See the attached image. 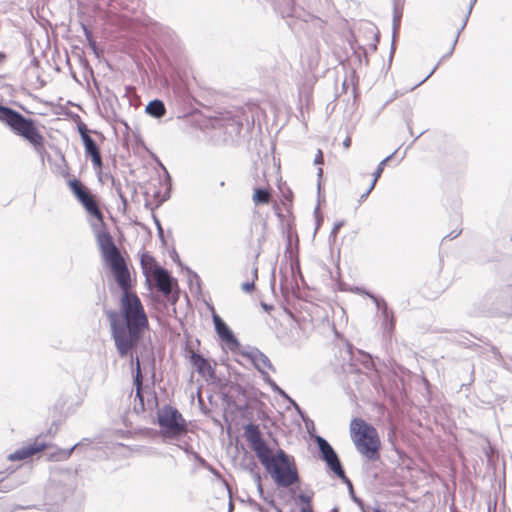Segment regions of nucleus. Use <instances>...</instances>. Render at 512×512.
<instances>
[{"instance_id":"obj_1","label":"nucleus","mask_w":512,"mask_h":512,"mask_svg":"<svg viewBox=\"0 0 512 512\" xmlns=\"http://www.w3.org/2000/svg\"><path fill=\"white\" fill-rule=\"evenodd\" d=\"M96 240L103 261L110 266L122 290L120 311L109 310L107 317L118 354L124 358L137 347L149 321L140 298L130 291V272L110 233L105 229L100 230L96 234Z\"/></svg>"},{"instance_id":"obj_2","label":"nucleus","mask_w":512,"mask_h":512,"mask_svg":"<svg viewBox=\"0 0 512 512\" xmlns=\"http://www.w3.org/2000/svg\"><path fill=\"white\" fill-rule=\"evenodd\" d=\"M244 436L261 464L271 474L278 486L289 487L299 481L293 459L281 449L277 451L276 455H273L271 449L263 440L257 425L252 423L246 425Z\"/></svg>"},{"instance_id":"obj_3","label":"nucleus","mask_w":512,"mask_h":512,"mask_svg":"<svg viewBox=\"0 0 512 512\" xmlns=\"http://www.w3.org/2000/svg\"><path fill=\"white\" fill-rule=\"evenodd\" d=\"M0 121L6 124L14 134L27 140L37 152L44 149V137L32 119L24 117L12 108L0 105Z\"/></svg>"},{"instance_id":"obj_4","label":"nucleus","mask_w":512,"mask_h":512,"mask_svg":"<svg viewBox=\"0 0 512 512\" xmlns=\"http://www.w3.org/2000/svg\"><path fill=\"white\" fill-rule=\"evenodd\" d=\"M350 433L359 453L372 461L379 458L380 440L372 425L360 418H354L350 424Z\"/></svg>"},{"instance_id":"obj_5","label":"nucleus","mask_w":512,"mask_h":512,"mask_svg":"<svg viewBox=\"0 0 512 512\" xmlns=\"http://www.w3.org/2000/svg\"><path fill=\"white\" fill-rule=\"evenodd\" d=\"M158 424L164 439L179 438L187 434V422L174 407L165 405L157 412Z\"/></svg>"},{"instance_id":"obj_6","label":"nucleus","mask_w":512,"mask_h":512,"mask_svg":"<svg viewBox=\"0 0 512 512\" xmlns=\"http://www.w3.org/2000/svg\"><path fill=\"white\" fill-rule=\"evenodd\" d=\"M315 441L320 452V457L326 462L328 468L340 479L346 480L345 471L333 447L321 436H316Z\"/></svg>"},{"instance_id":"obj_7","label":"nucleus","mask_w":512,"mask_h":512,"mask_svg":"<svg viewBox=\"0 0 512 512\" xmlns=\"http://www.w3.org/2000/svg\"><path fill=\"white\" fill-rule=\"evenodd\" d=\"M46 448H48V445L45 442L36 439L33 443L23 446L11 453L8 459L11 461L24 460Z\"/></svg>"},{"instance_id":"obj_8","label":"nucleus","mask_w":512,"mask_h":512,"mask_svg":"<svg viewBox=\"0 0 512 512\" xmlns=\"http://www.w3.org/2000/svg\"><path fill=\"white\" fill-rule=\"evenodd\" d=\"M244 355L252 361L255 368L263 375L266 374V369L275 370L270 359L257 348L250 349Z\"/></svg>"},{"instance_id":"obj_9","label":"nucleus","mask_w":512,"mask_h":512,"mask_svg":"<svg viewBox=\"0 0 512 512\" xmlns=\"http://www.w3.org/2000/svg\"><path fill=\"white\" fill-rule=\"evenodd\" d=\"M82 141L85 148L86 156H90L95 169H101L102 158L100 150L95 141L89 136L88 133H82Z\"/></svg>"},{"instance_id":"obj_10","label":"nucleus","mask_w":512,"mask_h":512,"mask_svg":"<svg viewBox=\"0 0 512 512\" xmlns=\"http://www.w3.org/2000/svg\"><path fill=\"white\" fill-rule=\"evenodd\" d=\"M213 322L215 326V330L219 337L225 341L228 345H233L235 347L239 346V342L232 333V331L229 329V327L226 325V323L221 319L219 315L216 313L213 314Z\"/></svg>"},{"instance_id":"obj_11","label":"nucleus","mask_w":512,"mask_h":512,"mask_svg":"<svg viewBox=\"0 0 512 512\" xmlns=\"http://www.w3.org/2000/svg\"><path fill=\"white\" fill-rule=\"evenodd\" d=\"M154 279L158 290L165 296L170 295L172 292V278L168 271L162 267H157L154 270Z\"/></svg>"},{"instance_id":"obj_12","label":"nucleus","mask_w":512,"mask_h":512,"mask_svg":"<svg viewBox=\"0 0 512 512\" xmlns=\"http://www.w3.org/2000/svg\"><path fill=\"white\" fill-rule=\"evenodd\" d=\"M79 202L83 205V207L89 213V215L96 218L98 221L102 222V212L99 209L98 204L92 194H89L87 197L83 198Z\"/></svg>"},{"instance_id":"obj_13","label":"nucleus","mask_w":512,"mask_h":512,"mask_svg":"<svg viewBox=\"0 0 512 512\" xmlns=\"http://www.w3.org/2000/svg\"><path fill=\"white\" fill-rule=\"evenodd\" d=\"M191 362L196 367L197 371L201 375L210 374L213 372L209 362L203 358L200 354L193 353L191 356Z\"/></svg>"},{"instance_id":"obj_14","label":"nucleus","mask_w":512,"mask_h":512,"mask_svg":"<svg viewBox=\"0 0 512 512\" xmlns=\"http://www.w3.org/2000/svg\"><path fill=\"white\" fill-rule=\"evenodd\" d=\"M80 446V443H76L69 449L56 448L55 450L48 452L47 457L51 461H64L67 460L72 452Z\"/></svg>"},{"instance_id":"obj_15","label":"nucleus","mask_w":512,"mask_h":512,"mask_svg":"<svg viewBox=\"0 0 512 512\" xmlns=\"http://www.w3.org/2000/svg\"><path fill=\"white\" fill-rule=\"evenodd\" d=\"M145 111L154 118H161L165 115L166 108L161 100L155 99L147 104Z\"/></svg>"},{"instance_id":"obj_16","label":"nucleus","mask_w":512,"mask_h":512,"mask_svg":"<svg viewBox=\"0 0 512 512\" xmlns=\"http://www.w3.org/2000/svg\"><path fill=\"white\" fill-rule=\"evenodd\" d=\"M274 10L282 17L292 16L293 0H273Z\"/></svg>"},{"instance_id":"obj_17","label":"nucleus","mask_w":512,"mask_h":512,"mask_svg":"<svg viewBox=\"0 0 512 512\" xmlns=\"http://www.w3.org/2000/svg\"><path fill=\"white\" fill-rule=\"evenodd\" d=\"M68 185L78 201L82 200L83 198L91 194L88 188L77 179L69 180Z\"/></svg>"},{"instance_id":"obj_18","label":"nucleus","mask_w":512,"mask_h":512,"mask_svg":"<svg viewBox=\"0 0 512 512\" xmlns=\"http://www.w3.org/2000/svg\"><path fill=\"white\" fill-rule=\"evenodd\" d=\"M134 349L131 350V354H128L126 357H130L131 364H135V385L137 387L136 394L137 396H141V385H142V374H141V368H140V361L138 356L133 352Z\"/></svg>"},{"instance_id":"obj_19","label":"nucleus","mask_w":512,"mask_h":512,"mask_svg":"<svg viewBox=\"0 0 512 512\" xmlns=\"http://www.w3.org/2000/svg\"><path fill=\"white\" fill-rule=\"evenodd\" d=\"M382 317H383L382 325H383L384 330L388 333H391L394 329V316H393V312L388 309L387 305L383 306Z\"/></svg>"},{"instance_id":"obj_20","label":"nucleus","mask_w":512,"mask_h":512,"mask_svg":"<svg viewBox=\"0 0 512 512\" xmlns=\"http://www.w3.org/2000/svg\"><path fill=\"white\" fill-rule=\"evenodd\" d=\"M253 201L256 205L267 204L270 201V193L266 189H255L253 194Z\"/></svg>"},{"instance_id":"obj_21","label":"nucleus","mask_w":512,"mask_h":512,"mask_svg":"<svg viewBox=\"0 0 512 512\" xmlns=\"http://www.w3.org/2000/svg\"><path fill=\"white\" fill-rule=\"evenodd\" d=\"M395 152L392 153L391 155L387 156L386 158H384L379 164H378V167L377 169L375 170V172L373 173V180H372V183H371V189H374L376 183H377V180L379 179V177L381 176L383 170H384V167L385 165L392 159V157L394 156Z\"/></svg>"},{"instance_id":"obj_22","label":"nucleus","mask_w":512,"mask_h":512,"mask_svg":"<svg viewBox=\"0 0 512 512\" xmlns=\"http://www.w3.org/2000/svg\"><path fill=\"white\" fill-rule=\"evenodd\" d=\"M169 440H177V446L185 451L186 453H189L192 450V446L190 444V438L185 434L182 437L179 438H168Z\"/></svg>"},{"instance_id":"obj_23","label":"nucleus","mask_w":512,"mask_h":512,"mask_svg":"<svg viewBox=\"0 0 512 512\" xmlns=\"http://www.w3.org/2000/svg\"><path fill=\"white\" fill-rule=\"evenodd\" d=\"M112 187L114 188L117 196L120 198L123 206L126 207L128 204V201L122 191L121 183L113 177H112Z\"/></svg>"},{"instance_id":"obj_24","label":"nucleus","mask_w":512,"mask_h":512,"mask_svg":"<svg viewBox=\"0 0 512 512\" xmlns=\"http://www.w3.org/2000/svg\"><path fill=\"white\" fill-rule=\"evenodd\" d=\"M341 480L348 486L349 494H350L352 500L355 503L360 505L361 504V500L355 496V493H354V490H353V485H352L351 481L349 480V478L346 476V480L345 479H341Z\"/></svg>"},{"instance_id":"obj_25","label":"nucleus","mask_w":512,"mask_h":512,"mask_svg":"<svg viewBox=\"0 0 512 512\" xmlns=\"http://www.w3.org/2000/svg\"><path fill=\"white\" fill-rule=\"evenodd\" d=\"M273 387H274V389H275V390H277V391L279 392V394H280V395H282L285 399H287V400H288V402H289L291 405H293L297 411H299V412H300V408H299L298 404H297V403H296L292 398H290V397H289V396H288V395H287V394H286L282 389H280L276 384H273Z\"/></svg>"},{"instance_id":"obj_26","label":"nucleus","mask_w":512,"mask_h":512,"mask_svg":"<svg viewBox=\"0 0 512 512\" xmlns=\"http://www.w3.org/2000/svg\"><path fill=\"white\" fill-rule=\"evenodd\" d=\"M367 295L373 300L378 310H380L381 313H383V306L387 305V303L383 299H379L372 294L367 293Z\"/></svg>"},{"instance_id":"obj_27","label":"nucleus","mask_w":512,"mask_h":512,"mask_svg":"<svg viewBox=\"0 0 512 512\" xmlns=\"http://www.w3.org/2000/svg\"><path fill=\"white\" fill-rule=\"evenodd\" d=\"M344 225V221H337L334 223L333 225V228L331 230V233H330V238H333L335 239L337 234H338V231L340 230V228Z\"/></svg>"},{"instance_id":"obj_28","label":"nucleus","mask_w":512,"mask_h":512,"mask_svg":"<svg viewBox=\"0 0 512 512\" xmlns=\"http://www.w3.org/2000/svg\"><path fill=\"white\" fill-rule=\"evenodd\" d=\"M476 1H477V0H471L470 5H469V9H468V11H467V14H466V16H465V19H464V21H463V24H462V26H461V28H460V30H459V32H458V34H459V33H460L464 28H465V26H466V24H467V21H468V18H469V15L471 14V11H472L473 6L475 5Z\"/></svg>"},{"instance_id":"obj_29","label":"nucleus","mask_w":512,"mask_h":512,"mask_svg":"<svg viewBox=\"0 0 512 512\" xmlns=\"http://www.w3.org/2000/svg\"><path fill=\"white\" fill-rule=\"evenodd\" d=\"M255 288V284H254V280L250 281V282H244L242 284V290L246 293H250L254 290Z\"/></svg>"},{"instance_id":"obj_30","label":"nucleus","mask_w":512,"mask_h":512,"mask_svg":"<svg viewBox=\"0 0 512 512\" xmlns=\"http://www.w3.org/2000/svg\"><path fill=\"white\" fill-rule=\"evenodd\" d=\"M152 262H153V258L149 254H147V253L142 254V256H141V264L143 266H146L147 264H150Z\"/></svg>"},{"instance_id":"obj_31","label":"nucleus","mask_w":512,"mask_h":512,"mask_svg":"<svg viewBox=\"0 0 512 512\" xmlns=\"http://www.w3.org/2000/svg\"><path fill=\"white\" fill-rule=\"evenodd\" d=\"M298 498H299V500H300L301 502H303V503H305V504H306V506H305V507H310L311 499H310V497H309V496H307V495H305V494H300V495L298 496Z\"/></svg>"},{"instance_id":"obj_32","label":"nucleus","mask_w":512,"mask_h":512,"mask_svg":"<svg viewBox=\"0 0 512 512\" xmlns=\"http://www.w3.org/2000/svg\"><path fill=\"white\" fill-rule=\"evenodd\" d=\"M314 163L315 164H322L323 163V153H322L321 150L317 151V154L315 155V158H314Z\"/></svg>"},{"instance_id":"obj_33","label":"nucleus","mask_w":512,"mask_h":512,"mask_svg":"<svg viewBox=\"0 0 512 512\" xmlns=\"http://www.w3.org/2000/svg\"><path fill=\"white\" fill-rule=\"evenodd\" d=\"M84 31H85V35H86L87 40H88V41H89V43L94 47V46H95V43H94V41H92V35H91V32H90L87 28H84Z\"/></svg>"},{"instance_id":"obj_34","label":"nucleus","mask_w":512,"mask_h":512,"mask_svg":"<svg viewBox=\"0 0 512 512\" xmlns=\"http://www.w3.org/2000/svg\"><path fill=\"white\" fill-rule=\"evenodd\" d=\"M258 278V268L257 266L254 264L253 267H252V280H257Z\"/></svg>"},{"instance_id":"obj_35","label":"nucleus","mask_w":512,"mask_h":512,"mask_svg":"<svg viewBox=\"0 0 512 512\" xmlns=\"http://www.w3.org/2000/svg\"><path fill=\"white\" fill-rule=\"evenodd\" d=\"M399 23H400V16H397L396 14H394V18H393L394 31L396 30L397 26H399Z\"/></svg>"},{"instance_id":"obj_36","label":"nucleus","mask_w":512,"mask_h":512,"mask_svg":"<svg viewBox=\"0 0 512 512\" xmlns=\"http://www.w3.org/2000/svg\"><path fill=\"white\" fill-rule=\"evenodd\" d=\"M253 478L256 483V485L262 484L261 483V476L258 472L253 473Z\"/></svg>"},{"instance_id":"obj_37","label":"nucleus","mask_w":512,"mask_h":512,"mask_svg":"<svg viewBox=\"0 0 512 512\" xmlns=\"http://www.w3.org/2000/svg\"><path fill=\"white\" fill-rule=\"evenodd\" d=\"M373 189H371V186L367 189V191L365 193H363L361 196H360V202L361 201H364L368 195L371 193Z\"/></svg>"},{"instance_id":"obj_38","label":"nucleus","mask_w":512,"mask_h":512,"mask_svg":"<svg viewBox=\"0 0 512 512\" xmlns=\"http://www.w3.org/2000/svg\"><path fill=\"white\" fill-rule=\"evenodd\" d=\"M439 64H437L432 70L431 72L420 82V84L424 83L437 69Z\"/></svg>"},{"instance_id":"obj_39","label":"nucleus","mask_w":512,"mask_h":512,"mask_svg":"<svg viewBox=\"0 0 512 512\" xmlns=\"http://www.w3.org/2000/svg\"><path fill=\"white\" fill-rule=\"evenodd\" d=\"M343 144H344V146H345L346 148H348V147L350 146V144H351V139H350L349 137H347V138L344 140Z\"/></svg>"},{"instance_id":"obj_40","label":"nucleus","mask_w":512,"mask_h":512,"mask_svg":"<svg viewBox=\"0 0 512 512\" xmlns=\"http://www.w3.org/2000/svg\"><path fill=\"white\" fill-rule=\"evenodd\" d=\"M79 132H80L81 136H82V133H88L87 129H86V127L84 125L79 127Z\"/></svg>"},{"instance_id":"obj_41","label":"nucleus","mask_w":512,"mask_h":512,"mask_svg":"<svg viewBox=\"0 0 512 512\" xmlns=\"http://www.w3.org/2000/svg\"><path fill=\"white\" fill-rule=\"evenodd\" d=\"M492 350H493L494 355H495L497 358H499V359H500V358H501V355H500V352L498 351V349L494 347Z\"/></svg>"},{"instance_id":"obj_42","label":"nucleus","mask_w":512,"mask_h":512,"mask_svg":"<svg viewBox=\"0 0 512 512\" xmlns=\"http://www.w3.org/2000/svg\"><path fill=\"white\" fill-rule=\"evenodd\" d=\"M460 234V232L458 233H454L452 232L451 234L448 235V237H450L451 239H454V238H457V236Z\"/></svg>"},{"instance_id":"obj_43","label":"nucleus","mask_w":512,"mask_h":512,"mask_svg":"<svg viewBox=\"0 0 512 512\" xmlns=\"http://www.w3.org/2000/svg\"><path fill=\"white\" fill-rule=\"evenodd\" d=\"M257 489L259 491V494L262 496L263 495V486H262V484L257 485Z\"/></svg>"},{"instance_id":"obj_44","label":"nucleus","mask_w":512,"mask_h":512,"mask_svg":"<svg viewBox=\"0 0 512 512\" xmlns=\"http://www.w3.org/2000/svg\"><path fill=\"white\" fill-rule=\"evenodd\" d=\"M301 512H313L311 507H302Z\"/></svg>"},{"instance_id":"obj_45","label":"nucleus","mask_w":512,"mask_h":512,"mask_svg":"<svg viewBox=\"0 0 512 512\" xmlns=\"http://www.w3.org/2000/svg\"><path fill=\"white\" fill-rule=\"evenodd\" d=\"M457 39H458V36H457V37H456V39L454 40L453 46H452V48H451V50H450V52H449V54H448V55H451V54H452V51H453V49H454V47H455V45H456V43H457Z\"/></svg>"},{"instance_id":"obj_46","label":"nucleus","mask_w":512,"mask_h":512,"mask_svg":"<svg viewBox=\"0 0 512 512\" xmlns=\"http://www.w3.org/2000/svg\"><path fill=\"white\" fill-rule=\"evenodd\" d=\"M156 223H157V226H158V229H159V233L162 234V228H161V225H160L159 221L156 220Z\"/></svg>"},{"instance_id":"obj_47","label":"nucleus","mask_w":512,"mask_h":512,"mask_svg":"<svg viewBox=\"0 0 512 512\" xmlns=\"http://www.w3.org/2000/svg\"><path fill=\"white\" fill-rule=\"evenodd\" d=\"M322 173H323L322 168H319V169H318V177H321V176H322Z\"/></svg>"},{"instance_id":"obj_48","label":"nucleus","mask_w":512,"mask_h":512,"mask_svg":"<svg viewBox=\"0 0 512 512\" xmlns=\"http://www.w3.org/2000/svg\"><path fill=\"white\" fill-rule=\"evenodd\" d=\"M373 512H384L383 510H381L380 508H374L373 509Z\"/></svg>"},{"instance_id":"obj_49","label":"nucleus","mask_w":512,"mask_h":512,"mask_svg":"<svg viewBox=\"0 0 512 512\" xmlns=\"http://www.w3.org/2000/svg\"><path fill=\"white\" fill-rule=\"evenodd\" d=\"M257 508L258 510L263 511L262 507L259 504H257Z\"/></svg>"},{"instance_id":"obj_50","label":"nucleus","mask_w":512,"mask_h":512,"mask_svg":"<svg viewBox=\"0 0 512 512\" xmlns=\"http://www.w3.org/2000/svg\"><path fill=\"white\" fill-rule=\"evenodd\" d=\"M225 185V182L224 181H221L220 182V186L223 187Z\"/></svg>"},{"instance_id":"obj_51","label":"nucleus","mask_w":512,"mask_h":512,"mask_svg":"<svg viewBox=\"0 0 512 512\" xmlns=\"http://www.w3.org/2000/svg\"><path fill=\"white\" fill-rule=\"evenodd\" d=\"M419 85H421L420 82L416 86H413V89H416Z\"/></svg>"},{"instance_id":"obj_52","label":"nucleus","mask_w":512,"mask_h":512,"mask_svg":"<svg viewBox=\"0 0 512 512\" xmlns=\"http://www.w3.org/2000/svg\"><path fill=\"white\" fill-rule=\"evenodd\" d=\"M332 512H337V509L335 508Z\"/></svg>"}]
</instances>
